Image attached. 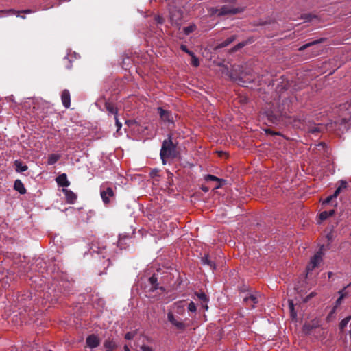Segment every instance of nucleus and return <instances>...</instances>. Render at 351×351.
<instances>
[{
    "label": "nucleus",
    "instance_id": "1",
    "mask_svg": "<svg viewBox=\"0 0 351 351\" xmlns=\"http://www.w3.org/2000/svg\"><path fill=\"white\" fill-rule=\"evenodd\" d=\"M244 10L243 8L234 7L233 5H225L220 9L210 8L209 12L211 15H217L218 16H229L242 12Z\"/></svg>",
    "mask_w": 351,
    "mask_h": 351
},
{
    "label": "nucleus",
    "instance_id": "2",
    "mask_svg": "<svg viewBox=\"0 0 351 351\" xmlns=\"http://www.w3.org/2000/svg\"><path fill=\"white\" fill-rule=\"evenodd\" d=\"M338 113L340 120L335 121V123L340 121L341 124L351 121V97L339 106Z\"/></svg>",
    "mask_w": 351,
    "mask_h": 351
},
{
    "label": "nucleus",
    "instance_id": "3",
    "mask_svg": "<svg viewBox=\"0 0 351 351\" xmlns=\"http://www.w3.org/2000/svg\"><path fill=\"white\" fill-rule=\"evenodd\" d=\"M175 152V146L173 144L171 140H165L162 143V148L160 149V158L162 160L163 164L166 163L165 160L167 158L173 157Z\"/></svg>",
    "mask_w": 351,
    "mask_h": 351
},
{
    "label": "nucleus",
    "instance_id": "4",
    "mask_svg": "<svg viewBox=\"0 0 351 351\" xmlns=\"http://www.w3.org/2000/svg\"><path fill=\"white\" fill-rule=\"evenodd\" d=\"M183 13L180 8L177 7H170L169 8V21L171 25L179 26L182 23Z\"/></svg>",
    "mask_w": 351,
    "mask_h": 351
},
{
    "label": "nucleus",
    "instance_id": "5",
    "mask_svg": "<svg viewBox=\"0 0 351 351\" xmlns=\"http://www.w3.org/2000/svg\"><path fill=\"white\" fill-rule=\"evenodd\" d=\"M167 320L178 330H184L186 328V326L184 322L180 318L176 317L171 311L167 313Z\"/></svg>",
    "mask_w": 351,
    "mask_h": 351
},
{
    "label": "nucleus",
    "instance_id": "6",
    "mask_svg": "<svg viewBox=\"0 0 351 351\" xmlns=\"http://www.w3.org/2000/svg\"><path fill=\"white\" fill-rule=\"evenodd\" d=\"M322 261V252L320 249L311 258L309 265L306 267L307 273L317 267Z\"/></svg>",
    "mask_w": 351,
    "mask_h": 351
},
{
    "label": "nucleus",
    "instance_id": "7",
    "mask_svg": "<svg viewBox=\"0 0 351 351\" xmlns=\"http://www.w3.org/2000/svg\"><path fill=\"white\" fill-rule=\"evenodd\" d=\"M100 195L103 202L105 204L110 203V198L114 195L113 189L111 187H105L104 185L101 186Z\"/></svg>",
    "mask_w": 351,
    "mask_h": 351
},
{
    "label": "nucleus",
    "instance_id": "8",
    "mask_svg": "<svg viewBox=\"0 0 351 351\" xmlns=\"http://www.w3.org/2000/svg\"><path fill=\"white\" fill-rule=\"evenodd\" d=\"M186 306V304L184 300L178 301L173 304L171 311H173L174 314L183 315L185 312Z\"/></svg>",
    "mask_w": 351,
    "mask_h": 351
},
{
    "label": "nucleus",
    "instance_id": "9",
    "mask_svg": "<svg viewBox=\"0 0 351 351\" xmlns=\"http://www.w3.org/2000/svg\"><path fill=\"white\" fill-rule=\"evenodd\" d=\"M260 294L258 292L250 294L243 298V301L250 305L251 308H254V305L259 302Z\"/></svg>",
    "mask_w": 351,
    "mask_h": 351
},
{
    "label": "nucleus",
    "instance_id": "10",
    "mask_svg": "<svg viewBox=\"0 0 351 351\" xmlns=\"http://www.w3.org/2000/svg\"><path fill=\"white\" fill-rule=\"evenodd\" d=\"M158 111L160 114L161 119L163 121H167L169 123L173 122V116L170 112L165 110L160 107L158 108Z\"/></svg>",
    "mask_w": 351,
    "mask_h": 351
},
{
    "label": "nucleus",
    "instance_id": "11",
    "mask_svg": "<svg viewBox=\"0 0 351 351\" xmlns=\"http://www.w3.org/2000/svg\"><path fill=\"white\" fill-rule=\"evenodd\" d=\"M86 344L90 348H96L99 344V338L95 335H90L86 338Z\"/></svg>",
    "mask_w": 351,
    "mask_h": 351
},
{
    "label": "nucleus",
    "instance_id": "12",
    "mask_svg": "<svg viewBox=\"0 0 351 351\" xmlns=\"http://www.w3.org/2000/svg\"><path fill=\"white\" fill-rule=\"evenodd\" d=\"M56 181L58 186L67 187L70 185V182L67 179L65 173H62L56 178Z\"/></svg>",
    "mask_w": 351,
    "mask_h": 351
},
{
    "label": "nucleus",
    "instance_id": "13",
    "mask_svg": "<svg viewBox=\"0 0 351 351\" xmlns=\"http://www.w3.org/2000/svg\"><path fill=\"white\" fill-rule=\"evenodd\" d=\"M61 100L63 106L68 108L71 104V97L68 90H64L61 95Z\"/></svg>",
    "mask_w": 351,
    "mask_h": 351
},
{
    "label": "nucleus",
    "instance_id": "14",
    "mask_svg": "<svg viewBox=\"0 0 351 351\" xmlns=\"http://www.w3.org/2000/svg\"><path fill=\"white\" fill-rule=\"evenodd\" d=\"M62 191L65 195L66 202L69 204H73L77 199V195L73 191L69 189H63Z\"/></svg>",
    "mask_w": 351,
    "mask_h": 351
},
{
    "label": "nucleus",
    "instance_id": "15",
    "mask_svg": "<svg viewBox=\"0 0 351 351\" xmlns=\"http://www.w3.org/2000/svg\"><path fill=\"white\" fill-rule=\"evenodd\" d=\"M14 188L21 194H25L26 193V189L24 186V184L20 180H16L14 182Z\"/></svg>",
    "mask_w": 351,
    "mask_h": 351
},
{
    "label": "nucleus",
    "instance_id": "16",
    "mask_svg": "<svg viewBox=\"0 0 351 351\" xmlns=\"http://www.w3.org/2000/svg\"><path fill=\"white\" fill-rule=\"evenodd\" d=\"M60 158V155L58 154H51L48 156L47 163L49 165H54Z\"/></svg>",
    "mask_w": 351,
    "mask_h": 351
},
{
    "label": "nucleus",
    "instance_id": "17",
    "mask_svg": "<svg viewBox=\"0 0 351 351\" xmlns=\"http://www.w3.org/2000/svg\"><path fill=\"white\" fill-rule=\"evenodd\" d=\"M14 165L16 167V171L17 172H23V171H25L27 169V166L25 165H23L19 160H16L14 162Z\"/></svg>",
    "mask_w": 351,
    "mask_h": 351
},
{
    "label": "nucleus",
    "instance_id": "18",
    "mask_svg": "<svg viewBox=\"0 0 351 351\" xmlns=\"http://www.w3.org/2000/svg\"><path fill=\"white\" fill-rule=\"evenodd\" d=\"M335 213V210H331L330 211H323L319 214V219L321 221H324L328 218L329 217H331L334 215Z\"/></svg>",
    "mask_w": 351,
    "mask_h": 351
},
{
    "label": "nucleus",
    "instance_id": "19",
    "mask_svg": "<svg viewBox=\"0 0 351 351\" xmlns=\"http://www.w3.org/2000/svg\"><path fill=\"white\" fill-rule=\"evenodd\" d=\"M9 14H16L17 16H19V12L15 11L14 10L0 11V17H3Z\"/></svg>",
    "mask_w": 351,
    "mask_h": 351
},
{
    "label": "nucleus",
    "instance_id": "20",
    "mask_svg": "<svg viewBox=\"0 0 351 351\" xmlns=\"http://www.w3.org/2000/svg\"><path fill=\"white\" fill-rule=\"evenodd\" d=\"M323 41V39H319V40H314L313 42H311V43H308L307 44H305L302 46H301L300 48H299V50L300 51H303L304 49H306V48L309 47H311L314 45H316V44H318V43H320L321 42Z\"/></svg>",
    "mask_w": 351,
    "mask_h": 351
},
{
    "label": "nucleus",
    "instance_id": "21",
    "mask_svg": "<svg viewBox=\"0 0 351 351\" xmlns=\"http://www.w3.org/2000/svg\"><path fill=\"white\" fill-rule=\"evenodd\" d=\"M235 38H236L235 36H232L229 37L228 38H227L226 40L221 43L219 44V47H225L228 46V45H230V43H232L235 40Z\"/></svg>",
    "mask_w": 351,
    "mask_h": 351
},
{
    "label": "nucleus",
    "instance_id": "22",
    "mask_svg": "<svg viewBox=\"0 0 351 351\" xmlns=\"http://www.w3.org/2000/svg\"><path fill=\"white\" fill-rule=\"evenodd\" d=\"M350 320H351V315L348 316L346 318H344L343 319H342L339 325V329L343 330L346 327L347 324H348V322Z\"/></svg>",
    "mask_w": 351,
    "mask_h": 351
},
{
    "label": "nucleus",
    "instance_id": "23",
    "mask_svg": "<svg viewBox=\"0 0 351 351\" xmlns=\"http://www.w3.org/2000/svg\"><path fill=\"white\" fill-rule=\"evenodd\" d=\"M104 346L105 348H106L108 349H114L117 347L116 343L113 340H110V339L106 340L104 342Z\"/></svg>",
    "mask_w": 351,
    "mask_h": 351
},
{
    "label": "nucleus",
    "instance_id": "24",
    "mask_svg": "<svg viewBox=\"0 0 351 351\" xmlns=\"http://www.w3.org/2000/svg\"><path fill=\"white\" fill-rule=\"evenodd\" d=\"M202 262L204 265H208L212 269H215V264L209 259L208 256H204L202 258Z\"/></svg>",
    "mask_w": 351,
    "mask_h": 351
},
{
    "label": "nucleus",
    "instance_id": "25",
    "mask_svg": "<svg viewBox=\"0 0 351 351\" xmlns=\"http://www.w3.org/2000/svg\"><path fill=\"white\" fill-rule=\"evenodd\" d=\"M106 107L107 110L109 112H110L111 114H114V116H117V110L116 108L113 105H112V104H110L109 103H107L106 104Z\"/></svg>",
    "mask_w": 351,
    "mask_h": 351
},
{
    "label": "nucleus",
    "instance_id": "26",
    "mask_svg": "<svg viewBox=\"0 0 351 351\" xmlns=\"http://www.w3.org/2000/svg\"><path fill=\"white\" fill-rule=\"evenodd\" d=\"M340 295L339 298L336 300L335 306L337 308L342 302L343 299L346 296V294L343 293V291H339Z\"/></svg>",
    "mask_w": 351,
    "mask_h": 351
},
{
    "label": "nucleus",
    "instance_id": "27",
    "mask_svg": "<svg viewBox=\"0 0 351 351\" xmlns=\"http://www.w3.org/2000/svg\"><path fill=\"white\" fill-rule=\"evenodd\" d=\"M206 181H217L219 182H224L225 181L223 180H220L217 177L213 176V175H207L205 178Z\"/></svg>",
    "mask_w": 351,
    "mask_h": 351
},
{
    "label": "nucleus",
    "instance_id": "28",
    "mask_svg": "<svg viewBox=\"0 0 351 351\" xmlns=\"http://www.w3.org/2000/svg\"><path fill=\"white\" fill-rule=\"evenodd\" d=\"M187 308L188 311L191 313H195L197 311L196 305L193 302H191L190 303H189Z\"/></svg>",
    "mask_w": 351,
    "mask_h": 351
},
{
    "label": "nucleus",
    "instance_id": "29",
    "mask_svg": "<svg viewBox=\"0 0 351 351\" xmlns=\"http://www.w3.org/2000/svg\"><path fill=\"white\" fill-rule=\"evenodd\" d=\"M195 29V25H189V26H188L186 27H184V32L185 34L188 35L190 33L193 32Z\"/></svg>",
    "mask_w": 351,
    "mask_h": 351
},
{
    "label": "nucleus",
    "instance_id": "30",
    "mask_svg": "<svg viewBox=\"0 0 351 351\" xmlns=\"http://www.w3.org/2000/svg\"><path fill=\"white\" fill-rule=\"evenodd\" d=\"M192 57L191 64L194 66H198L199 64V62L198 59L195 56L194 53L193 55H190Z\"/></svg>",
    "mask_w": 351,
    "mask_h": 351
},
{
    "label": "nucleus",
    "instance_id": "31",
    "mask_svg": "<svg viewBox=\"0 0 351 351\" xmlns=\"http://www.w3.org/2000/svg\"><path fill=\"white\" fill-rule=\"evenodd\" d=\"M196 295L200 300H202L203 302H207V300H208L207 296L204 293H198Z\"/></svg>",
    "mask_w": 351,
    "mask_h": 351
},
{
    "label": "nucleus",
    "instance_id": "32",
    "mask_svg": "<svg viewBox=\"0 0 351 351\" xmlns=\"http://www.w3.org/2000/svg\"><path fill=\"white\" fill-rule=\"evenodd\" d=\"M136 332H128L125 335V339L127 340L132 339L135 335Z\"/></svg>",
    "mask_w": 351,
    "mask_h": 351
},
{
    "label": "nucleus",
    "instance_id": "33",
    "mask_svg": "<svg viewBox=\"0 0 351 351\" xmlns=\"http://www.w3.org/2000/svg\"><path fill=\"white\" fill-rule=\"evenodd\" d=\"M141 350L142 351H154V348L152 346H145V345H143L141 347Z\"/></svg>",
    "mask_w": 351,
    "mask_h": 351
},
{
    "label": "nucleus",
    "instance_id": "34",
    "mask_svg": "<svg viewBox=\"0 0 351 351\" xmlns=\"http://www.w3.org/2000/svg\"><path fill=\"white\" fill-rule=\"evenodd\" d=\"M289 309H290L291 315L295 316V313L293 311H294V307H293V304L292 301H289Z\"/></svg>",
    "mask_w": 351,
    "mask_h": 351
},
{
    "label": "nucleus",
    "instance_id": "35",
    "mask_svg": "<svg viewBox=\"0 0 351 351\" xmlns=\"http://www.w3.org/2000/svg\"><path fill=\"white\" fill-rule=\"evenodd\" d=\"M155 21L158 24H162L164 22V19L160 16H155Z\"/></svg>",
    "mask_w": 351,
    "mask_h": 351
},
{
    "label": "nucleus",
    "instance_id": "36",
    "mask_svg": "<svg viewBox=\"0 0 351 351\" xmlns=\"http://www.w3.org/2000/svg\"><path fill=\"white\" fill-rule=\"evenodd\" d=\"M181 49H182L183 51H184V52L187 53H188V54H189V55H193V52H192V51H189V50H188V49H187V47H186V45H181Z\"/></svg>",
    "mask_w": 351,
    "mask_h": 351
},
{
    "label": "nucleus",
    "instance_id": "37",
    "mask_svg": "<svg viewBox=\"0 0 351 351\" xmlns=\"http://www.w3.org/2000/svg\"><path fill=\"white\" fill-rule=\"evenodd\" d=\"M333 198H335V197H332V195H330V196H328L326 199H325L323 201L322 204H328L329 202H330V201H331Z\"/></svg>",
    "mask_w": 351,
    "mask_h": 351
},
{
    "label": "nucleus",
    "instance_id": "38",
    "mask_svg": "<svg viewBox=\"0 0 351 351\" xmlns=\"http://www.w3.org/2000/svg\"><path fill=\"white\" fill-rule=\"evenodd\" d=\"M341 187H338V188L335 190V191L334 194H333V195H332V197H334L335 198H336V197L339 195V194L340 193V192H341Z\"/></svg>",
    "mask_w": 351,
    "mask_h": 351
},
{
    "label": "nucleus",
    "instance_id": "39",
    "mask_svg": "<svg viewBox=\"0 0 351 351\" xmlns=\"http://www.w3.org/2000/svg\"><path fill=\"white\" fill-rule=\"evenodd\" d=\"M115 121H116V125L117 126V131H119L121 128V123L119 122L117 116L114 117Z\"/></svg>",
    "mask_w": 351,
    "mask_h": 351
},
{
    "label": "nucleus",
    "instance_id": "40",
    "mask_svg": "<svg viewBox=\"0 0 351 351\" xmlns=\"http://www.w3.org/2000/svg\"><path fill=\"white\" fill-rule=\"evenodd\" d=\"M149 280L152 285H154L157 281V278L154 276H152L149 278Z\"/></svg>",
    "mask_w": 351,
    "mask_h": 351
},
{
    "label": "nucleus",
    "instance_id": "41",
    "mask_svg": "<svg viewBox=\"0 0 351 351\" xmlns=\"http://www.w3.org/2000/svg\"><path fill=\"white\" fill-rule=\"evenodd\" d=\"M319 132V128L318 127H313V128H311L310 130V132H311L313 134Z\"/></svg>",
    "mask_w": 351,
    "mask_h": 351
},
{
    "label": "nucleus",
    "instance_id": "42",
    "mask_svg": "<svg viewBox=\"0 0 351 351\" xmlns=\"http://www.w3.org/2000/svg\"><path fill=\"white\" fill-rule=\"evenodd\" d=\"M245 45V43H241L238 44L236 47H234L233 49L235 51V50H237V49H238L239 48H241V47H244Z\"/></svg>",
    "mask_w": 351,
    "mask_h": 351
},
{
    "label": "nucleus",
    "instance_id": "43",
    "mask_svg": "<svg viewBox=\"0 0 351 351\" xmlns=\"http://www.w3.org/2000/svg\"><path fill=\"white\" fill-rule=\"evenodd\" d=\"M316 295V293L315 292H311L308 295V297L306 298V299L304 300L305 302L308 301L310 298L314 297L315 295Z\"/></svg>",
    "mask_w": 351,
    "mask_h": 351
},
{
    "label": "nucleus",
    "instance_id": "44",
    "mask_svg": "<svg viewBox=\"0 0 351 351\" xmlns=\"http://www.w3.org/2000/svg\"><path fill=\"white\" fill-rule=\"evenodd\" d=\"M336 307L334 306L332 310L331 311V312L330 313V314L328 315L327 319H329L330 318V317L335 313V311H336Z\"/></svg>",
    "mask_w": 351,
    "mask_h": 351
},
{
    "label": "nucleus",
    "instance_id": "45",
    "mask_svg": "<svg viewBox=\"0 0 351 351\" xmlns=\"http://www.w3.org/2000/svg\"><path fill=\"white\" fill-rule=\"evenodd\" d=\"M346 186H347V183L344 181H341L340 186L339 187H341V189H342L346 188Z\"/></svg>",
    "mask_w": 351,
    "mask_h": 351
},
{
    "label": "nucleus",
    "instance_id": "46",
    "mask_svg": "<svg viewBox=\"0 0 351 351\" xmlns=\"http://www.w3.org/2000/svg\"><path fill=\"white\" fill-rule=\"evenodd\" d=\"M124 350L125 351H130V348H129L128 346H127V345L124 346Z\"/></svg>",
    "mask_w": 351,
    "mask_h": 351
},
{
    "label": "nucleus",
    "instance_id": "47",
    "mask_svg": "<svg viewBox=\"0 0 351 351\" xmlns=\"http://www.w3.org/2000/svg\"><path fill=\"white\" fill-rule=\"evenodd\" d=\"M228 1L230 3V4H234L235 2H236V0H228Z\"/></svg>",
    "mask_w": 351,
    "mask_h": 351
},
{
    "label": "nucleus",
    "instance_id": "48",
    "mask_svg": "<svg viewBox=\"0 0 351 351\" xmlns=\"http://www.w3.org/2000/svg\"><path fill=\"white\" fill-rule=\"evenodd\" d=\"M22 12L23 13H30L31 12V10H23Z\"/></svg>",
    "mask_w": 351,
    "mask_h": 351
},
{
    "label": "nucleus",
    "instance_id": "49",
    "mask_svg": "<svg viewBox=\"0 0 351 351\" xmlns=\"http://www.w3.org/2000/svg\"><path fill=\"white\" fill-rule=\"evenodd\" d=\"M203 191H204L205 192H207L208 191V188L205 187V188H202Z\"/></svg>",
    "mask_w": 351,
    "mask_h": 351
},
{
    "label": "nucleus",
    "instance_id": "50",
    "mask_svg": "<svg viewBox=\"0 0 351 351\" xmlns=\"http://www.w3.org/2000/svg\"><path fill=\"white\" fill-rule=\"evenodd\" d=\"M221 184H219V185L216 186H215V188H216V189H218V188L221 187Z\"/></svg>",
    "mask_w": 351,
    "mask_h": 351
},
{
    "label": "nucleus",
    "instance_id": "51",
    "mask_svg": "<svg viewBox=\"0 0 351 351\" xmlns=\"http://www.w3.org/2000/svg\"><path fill=\"white\" fill-rule=\"evenodd\" d=\"M331 275H332V273H331V272H329V273H328V276H329V277H330V276H331Z\"/></svg>",
    "mask_w": 351,
    "mask_h": 351
},
{
    "label": "nucleus",
    "instance_id": "52",
    "mask_svg": "<svg viewBox=\"0 0 351 351\" xmlns=\"http://www.w3.org/2000/svg\"><path fill=\"white\" fill-rule=\"evenodd\" d=\"M345 289H346V287H343V290H342V291H345Z\"/></svg>",
    "mask_w": 351,
    "mask_h": 351
},
{
    "label": "nucleus",
    "instance_id": "53",
    "mask_svg": "<svg viewBox=\"0 0 351 351\" xmlns=\"http://www.w3.org/2000/svg\"><path fill=\"white\" fill-rule=\"evenodd\" d=\"M345 289H346V287H343V290H342V291H345Z\"/></svg>",
    "mask_w": 351,
    "mask_h": 351
},
{
    "label": "nucleus",
    "instance_id": "54",
    "mask_svg": "<svg viewBox=\"0 0 351 351\" xmlns=\"http://www.w3.org/2000/svg\"><path fill=\"white\" fill-rule=\"evenodd\" d=\"M106 351H110V350H106Z\"/></svg>",
    "mask_w": 351,
    "mask_h": 351
}]
</instances>
